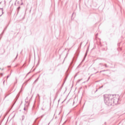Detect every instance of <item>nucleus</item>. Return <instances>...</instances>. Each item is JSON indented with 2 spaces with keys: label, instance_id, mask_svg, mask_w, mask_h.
<instances>
[{
  "label": "nucleus",
  "instance_id": "obj_1",
  "mask_svg": "<svg viewBox=\"0 0 125 125\" xmlns=\"http://www.w3.org/2000/svg\"><path fill=\"white\" fill-rule=\"evenodd\" d=\"M3 14V9H0V16H1Z\"/></svg>",
  "mask_w": 125,
  "mask_h": 125
}]
</instances>
